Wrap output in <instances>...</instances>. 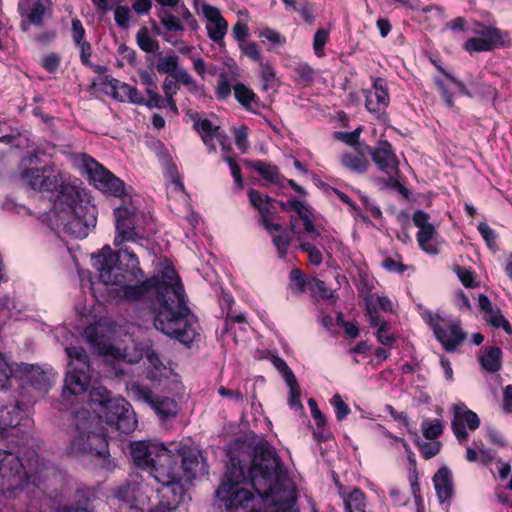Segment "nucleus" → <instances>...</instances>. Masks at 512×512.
I'll use <instances>...</instances> for the list:
<instances>
[{
    "instance_id": "obj_19",
    "label": "nucleus",
    "mask_w": 512,
    "mask_h": 512,
    "mask_svg": "<svg viewBox=\"0 0 512 512\" xmlns=\"http://www.w3.org/2000/svg\"><path fill=\"white\" fill-rule=\"evenodd\" d=\"M179 60V56L175 53L160 54L157 58L156 69L160 74H168L173 77L176 82L186 86L189 92H197L201 87L188 71L179 65Z\"/></svg>"
},
{
    "instance_id": "obj_48",
    "label": "nucleus",
    "mask_w": 512,
    "mask_h": 512,
    "mask_svg": "<svg viewBox=\"0 0 512 512\" xmlns=\"http://www.w3.org/2000/svg\"><path fill=\"white\" fill-rule=\"evenodd\" d=\"M232 86L229 81V75L226 71H221L218 74V81L215 87V96L218 100L224 101L231 95Z\"/></svg>"
},
{
    "instance_id": "obj_46",
    "label": "nucleus",
    "mask_w": 512,
    "mask_h": 512,
    "mask_svg": "<svg viewBox=\"0 0 512 512\" xmlns=\"http://www.w3.org/2000/svg\"><path fill=\"white\" fill-rule=\"evenodd\" d=\"M423 436L428 440H434L443 433V423L440 419H424L421 422Z\"/></svg>"
},
{
    "instance_id": "obj_10",
    "label": "nucleus",
    "mask_w": 512,
    "mask_h": 512,
    "mask_svg": "<svg viewBox=\"0 0 512 512\" xmlns=\"http://www.w3.org/2000/svg\"><path fill=\"white\" fill-rule=\"evenodd\" d=\"M75 165L82 174L100 191L115 197H122L125 192L124 182L87 154H78Z\"/></svg>"
},
{
    "instance_id": "obj_15",
    "label": "nucleus",
    "mask_w": 512,
    "mask_h": 512,
    "mask_svg": "<svg viewBox=\"0 0 512 512\" xmlns=\"http://www.w3.org/2000/svg\"><path fill=\"white\" fill-rule=\"evenodd\" d=\"M371 82V88L363 90L365 108L377 121L388 123L386 110L390 104V95L387 83L380 77H372Z\"/></svg>"
},
{
    "instance_id": "obj_13",
    "label": "nucleus",
    "mask_w": 512,
    "mask_h": 512,
    "mask_svg": "<svg viewBox=\"0 0 512 512\" xmlns=\"http://www.w3.org/2000/svg\"><path fill=\"white\" fill-rule=\"evenodd\" d=\"M100 417H103L111 428L125 434L134 431L137 426L136 415L130 403L122 397L108 401Z\"/></svg>"
},
{
    "instance_id": "obj_23",
    "label": "nucleus",
    "mask_w": 512,
    "mask_h": 512,
    "mask_svg": "<svg viewBox=\"0 0 512 512\" xmlns=\"http://www.w3.org/2000/svg\"><path fill=\"white\" fill-rule=\"evenodd\" d=\"M412 219L415 226L419 229L417 232V242L420 248L428 254H438L437 232L434 225L429 222V215L423 210H416Z\"/></svg>"
},
{
    "instance_id": "obj_25",
    "label": "nucleus",
    "mask_w": 512,
    "mask_h": 512,
    "mask_svg": "<svg viewBox=\"0 0 512 512\" xmlns=\"http://www.w3.org/2000/svg\"><path fill=\"white\" fill-rule=\"evenodd\" d=\"M478 309L483 320L493 328H503L507 333H512L509 321L503 316L501 310L492 304L485 294L478 296Z\"/></svg>"
},
{
    "instance_id": "obj_5",
    "label": "nucleus",
    "mask_w": 512,
    "mask_h": 512,
    "mask_svg": "<svg viewBox=\"0 0 512 512\" xmlns=\"http://www.w3.org/2000/svg\"><path fill=\"white\" fill-rule=\"evenodd\" d=\"M92 261L99 279L105 285H121L144 276L138 257L128 247L119 248L115 252L106 245L92 256Z\"/></svg>"
},
{
    "instance_id": "obj_37",
    "label": "nucleus",
    "mask_w": 512,
    "mask_h": 512,
    "mask_svg": "<svg viewBox=\"0 0 512 512\" xmlns=\"http://www.w3.org/2000/svg\"><path fill=\"white\" fill-rule=\"evenodd\" d=\"M502 351L498 347H485L481 350L479 362L483 370L495 373L501 368Z\"/></svg>"
},
{
    "instance_id": "obj_49",
    "label": "nucleus",
    "mask_w": 512,
    "mask_h": 512,
    "mask_svg": "<svg viewBox=\"0 0 512 512\" xmlns=\"http://www.w3.org/2000/svg\"><path fill=\"white\" fill-rule=\"evenodd\" d=\"M330 31L328 29L319 28L313 36V51L318 58L325 56V45L329 41Z\"/></svg>"
},
{
    "instance_id": "obj_18",
    "label": "nucleus",
    "mask_w": 512,
    "mask_h": 512,
    "mask_svg": "<svg viewBox=\"0 0 512 512\" xmlns=\"http://www.w3.org/2000/svg\"><path fill=\"white\" fill-rule=\"evenodd\" d=\"M172 450L175 454L176 461L181 458L182 472L187 477V480H193L198 474L206 473L204 457L200 450L195 447L189 446L183 441L170 442Z\"/></svg>"
},
{
    "instance_id": "obj_11",
    "label": "nucleus",
    "mask_w": 512,
    "mask_h": 512,
    "mask_svg": "<svg viewBox=\"0 0 512 512\" xmlns=\"http://www.w3.org/2000/svg\"><path fill=\"white\" fill-rule=\"evenodd\" d=\"M373 163L379 171L388 176L386 185L399 191H406L400 182V161L391 145L385 139H380L375 147L366 146Z\"/></svg>"
},
{
    "instance_id": "obj_51",
    "label": "nucleus",
    "mask_w": 512,
    "mask_h": 512,
    "mask_svg": "<svg viewBox=\"0 0 512 512\" xmlns=\"http://www.w3.org/2000/svg\"><path fill=\"white\" fill-rule=\"evenodd\" d=\"M463 47L470 54L475 52H488L497 48L496 46L490 44L487 41H483L476 36L467 39Z\"/></svg>"
},
{
    "instance_id": "obj_54",
    "label": "nucleus",
    "mask_w": 512,
    "mask_h": 512,
    "mask_svg": "<svg viewBox=\"0 0 512 512\" xmlns=\"http://www.w3.org/2000/svg\"><path fill=\"white\" fill-rule=\"evenodd\" d=\"M274 367L281 373L287 385L296 384V377L287 363L280 357H273Z\"/></svg>"
},
{
    "instance_id": "obj_60",
    "label": "nucleus",
    "mask_w": 512,
    "mask_h": 512,
    "mask_svg": "<svg viewBox=\"0 0 512 512\" xmlns=\"http://www.w3.org/2000/svg\"><path fill=\"white\" fill-rule=\"evenodd\" d=\"M193 69L194 71L202 78L205 79L207 73L211 75L217 74V69L215 66L207 67L206 62L200 57L192 58Z\"/></svg>"
},
{
    "instance_id": "obj_64",
    "label": "nucleus",
    "mask_w": 512,
    "mask_h": 512,
    "mask_svg": "<svg viewBox=\"0 0 512 512\" xmlns=\"http://www.w3.org/2000/svg\"><path fill=\"white\" fill-rule=\"evenodd\" d=\"M242 52L251 60L260 63L263 61L262 53L255 42H247L242 46Z\"/></svg>"
},
{
    "instance_id": "obj_41",
    "label": "nucleus",
    "mask_w": 512,
    "mask_h": 512,
    "mask_svg": "<svg viewBox=\"0 0 512 512\" xmlns=\"http://www.w3.org/2000/svg\"><path fill=\"white\" fill-rule=\"evenodd\" d=\"M294 79L302 86H309L315 78V70L306 62H299L293 67Z\"/></svg>"
},
{
    "instance_id": "obj_40",
    "label": "nucleus",
    "mask_w": 512,
    "mask_h": 512,
    "mask_svg": "<svg viewBox=\"0 0 512 512\" xmlns=\"http://www.w3.org/2000/svg\"><path fill=\"white\" fill-rule=\"evenodd\" d=\"M257 35L263 43L268 42L270 44L268 50H272L275 47H283L287 42L285 35L267 26L260 27Z\"/></svg>"
},
{
    "instance_id": "obj_20",
    "label": "nucleus",
    "mask_w": 512,
    "mask_h": 512,
    "mask_svg": "<svg viewBox=\"0 0 512 512\" xmlns=\"http://www.w3.org/2000/svg\"><path fill=\"white\" fill-rule=\"evenodd\" d=\"M16 373V378H20L22 381H25L41 394L48 392L54 378V371L52 368H43L26 363L17 364Z\"/></svg>"
},
{
    "instance_id": "obj_29",
    "label": "nucleus",
    "mask_w": 512,
    "mask_h": 512,
    "mask_svg": "<svg viewBox=\"0 0 512 512\" xmlns=\"http://www.w3.org/2000/svg\"><path fill=\"white\" fill-rule=\"evenodd\" d=\"M344 512H374L366 495L358 488L349 491H340Z\"/></svg>"
},
{
    "instance_id": "obj_31",
    "label": "nucleus",
    "mask_w": 512,
    "mask_h": 512,
    "mask_svg": "<svg viewBox=\"0 0 512 512\" xmlns=\"http://www.w3.org/2000/svg\"><path fill=\"white\" fill-rule=\"evenodd\" d=\"M263 227L271 236L272 243L277 249L278 256L280 258H285L292 240L290 233L280 224L273 223L272 221L263 225Z\"/></svg>"
},
{
    "instance_id": "obj_12",
    "label": "nucleus",
    "mask_w": 512,
    "mask_h": 512,
    "mask_svg": "<svg viewBox=\"0 0 512 512\" xmlns=\"http://www.w3.org/2000/svg\"><path fill=\"white\" fill-rule=\"evenodd\" d=\"M117 234L114 245L120 247L126 241H137L144 237L140 219L144 217L133 204L119 206L114 210Z\"/></svg>"
},
{
    "instance_id": "obj_7",
    "label": "nucleus",
    "mask_w": 512,
    "mask_h": 512,
    "mask_svg": "<svg viewBox=\"0 0 512 512\" xmlns=\"http://www.w3.org/2000/svg\"><path fill=\"white\" fill-rule=\"evenodd\" d=\"M76 419V435L70 444V453L73 455L91 454L98 457H106L109 454L108 441L103 431L96 432L92 430L90 413L87 409H81L74 414Z\"/></svg>"
},
{
    "instance_id": "obj_8",
    "label": "nucleus",
    "mask_w": 512,
    "mask_h": 512,
    "mask_svg": "<svg viewBox=\"0 0 512 512\" xmlns=\"http://www.w3.org/2000/svg\"><path fill=\"white\" fill-rule=\"evenodd\" d=\"M69 358L62 397L83 394L91 380L90 363L86 350L80 346L67 347Z\"/></svg>"
},
{
    "instance_id": "obj_1",
    "label": "nucleus",
    "mask_w": 512,
    "mask_h": 512,
    "mask_svg": "<svg viewBox=\"0 0 512 512\" xmlns=\"http://www.w3.org/2000/svg\"><path fill=\"white\" fill-rule=\"evenodd\" d=\"M216 497L226 512H299L295 485L267 442L254 447L249 467L241 453L230 454Z\"/></svg>"
},
{
    "instance_id": "obj_57",
    "label": "nucleus",
    "mask_w": 512,
    "mask_h": 512,
    "mask_svg": "<svg viewBox=\"0 0 512 512\" xmlns=\"http://www.w3.org/2000/svg\"><path fill=\"white\" fill-rule=\"evenodd\" d=\"M131 11L128 6L118 5L114 10V19L116 24L123 29L129 27Z\"/></svg>"
},
{
    "instance_id": "obj_21",
    "label": "nucleus",
    "mask_w": 512,
    "mask_h": 512,
    "mask_svg": "<svg viewBox=\"0 0 512 512\" xmlns=\"http://www.w3.org/2000/svg\"><path fill=\"white\" fill-rule=\"evenodd\" d=\"M453 411L451 429L458 442L462 444L469 438L468 431L477 430L481 421L478 415L463 403L454 405Z\"/></svg>"
},
{
    "instance_id": "obj_36",
    "label": "nucleus",
    "mask_w": 512,
    "mask_h": 512,
    "mask_svg": "<svg viewBox=\"0 0 512 512\" xmlns=\"http://www.w3.org/2000/svg\"><path fill=\"white\" fill-rule=\"evenodd\" d=\"M23 420L24 410L19 403L5 407L1 411L0 416V433L4 432L7 428L19 426Z\"/></svg>"
},
{
    "instance_id": "obj_16",
    "label": "nucleus",
    "mask_w": 512,
    "mask_h": 512,
    "mask_svg": "<svg viewBox=\"0 0 512 512\" xmlns=\"http://www.w3.org/2000/svg\"><path fill=\"white\" fill-rule=\"evenodd\" d=\"M294 211L303 222L304 230L308 235H314L313 239H320V245L326 254L331 257L333 251H341L343 244L328 231H320L314 225L311 208L303 201H298Z\"/></svg>"
},
{
    "instance_id": "obj_50",
    "label": "nucleus",
    "mask_w": 512,
    "mask_h": 512,
    "mask_svg": "<svg viewBox=\"0 0 512 512\" xmlns=\"http://www.w3.org/2000/svg\"><path fill=\"white\" fill-rule=\"evenodd\" d=\"M19 313L16 310L15 301L6 296L0 301V327L3 326L9 318L15 317Z\"/></svg>"
},
{
    "instance_id": "obj_17",
    "label": "nucleus",
    "mask_w": 512,
    "mask_h": 512,
    "mask_svg": "<svg viewBox=\"0 0 512 512\" xmlns=\"http://www.w3.org/2000/svg\"><path fill=\"white\" fill-rule=\"evenodd\" d=\"M52 0H19L18 12L21 15L20 28L26 32L31 26L42 27L46 16L51 14Z\"/></svg>"
},
{
    "instance_id": "obj_47",
    "label": "nucleus",
    "mask_w": 512,
    "mask_h": 512,
    "mask_svg": "<svg viewBox=\"0 0 512 512\" xmlns=\"http://www.w3.org/2000/svg\"><path fill=\"white\" fill-rule=\"evenodd\" d=\"M252 168L269 182L275 183L279 179L278 168L274 165L258 160L252 164Z\"/></svg>"
},
{
    "instance_id": "obj_14",
    "label": "nucleus",
    "mask_w": 512,
    "mask_h": 512,
    "mask_svg": "<svg viewBox=\"0 0 512 512\" xmlns=\"http://www.w3.org/2000/svg\"><path fill=\"white\" fill-rule=\"evenodd\" d=\"M130 395L139 402L151 406L162 422L174 419L179 412L178 403L170 397H155L152 390L139 384H132L129 388Z\"/></svg>"
},
{
    "instance_id": "obj_32",
    "label": "nucleus",
    "mask_w": 512,
    "mask_h": 512,
    "mask_svg": "<svg viewBox=\"0 0 512 512\" xmlns=\"http://www.w3.org/2000/svg\"><path fill=\"white\" fill-rule=\"evenodd\" d=\"M250 204L258 210L260 214V223L265 225L272 221L273 212L271 211L272 202L274 201L267 195L260 193L257 190L250 189L248 191Z\"/></svg>"
},
{
    "instance_id": "obj_55",
    "label": "nucleus",
    "mask_w": 512,
    "mask_h": 512,
    "mask_svg": "<svg viewBox=\"0 0 512 512\" xmlns=\"http://www.w3.org/2000/svg\"><path fill=\"white\" fill-rule=\"evenodd\" d=\"M60 54L51 52L41 59L40 65L49 73H56L61 65Z\"/></svg>"
},
{
    "instance_id": "obj_30",
    "label": "nucleus",
    "mask_w": 512,
    "mask_h": 512,
    "mask_svg": "<svg viewBox=\"0 0 512 512\" xmlns=\"http://www.w3.org/2000/svg\"><path fill=\"white\" fill-rule=\"evenodd\" d=\"M109 85L112 89L113 97L118 101L144 105L145 97L135 86L121 82L118 79H112Z\"/></svg>"
},
{
    "instance_id": "obj_39",
    "label": "nucleus",
    "mask_w": 512,
    "mask_h": 512,
    "mask_svg": "<svg viewBox=\"0 0 512 512\" xmlns=\"http://www.w3.org/2000/svg\"><path fill=\"white\" fill-rule=\"evenodd\" d=\"M314 235H309L310 240L302 241L300 243V249L307 253L309 256V261L311 264L315 266H320L323 262L322 251L319 247L323 249V247L319 244L320 239H313Z\"/></svg>"
},
{
    "instance_id": "obj_26",
    "label": "nucleus",
    "mask_w": 512,
    "mask_h": 512,
    "mask_svg": "<svg viewBox=\"0 0 512 512\" xmlns=\"http://www.w3.org/2000/svg\"><path fill=\"white\" fill-rule=\"evenodd\" d=\"M194 128L210 151L216 150V141H218L224 152H230V147L225 145L227 137L221 132L219 126L213 125L208 119H202L194 123Z\"/></svg>"
},
{
    "instance_id": "obj_56",
    "label": "nucleus",
    "mask_w": 512,
    "mask_h": 512,
    "mask_svg": "<svg viewBox=\"0 0 512 512\" xmlns=\"http://www.w3.org/2000/svg\"><path fill=\"white\" fill-rule=\"evenodd\" d=\"M330 403L335 409L336 419L338 421H343L349 415L350 408L339 394H335L331 398Z\"/></svg>"
},
{
    "instance_id": "obj_43",
    "label": "nucleus",
    "mask_w": 512,
    "mask_h": 512,
    "mask_svg": "<svg viewBox=\"0 0 512 512\" xmlns=\"http://www.w3.org/2000/svg\"><path fill=\"white\" fill-rule=\"evenodd\" d=\"M495 496L497 502L503 509L509 511V509L512 508V478L507 480L505 483H497L495 487Z\"/></svg>"
},
{
    "instance_id": "obj_24",
    "label": "nucleus",
    "mask_w": 512,
    "mask_h": 512,
    "mask_svg": "<svg viewBox=\"0 0 512 512\" xmlns=\"http://www.w3.org/2000/svg\"><path fill=\"white\" fill-rule=\"evenodd\" d=\"M201 14L206 19L208 37L216 44H221L228 31V22L222 16L220 10L207 3H202Z\"/></svg>"
},
{
    "instance_id": "obj_33",
    "label": "nucleus",
    "mask_w": 512,
    "mask_h": 512,
    "mask_svg": "<svg viewBox=\"0 0 512 512\" xmlns=\"http://www.w3.org/2000/svg\"><path fill=\"white\" fill-rule=\"evenodd\" d=\"M139 77L141 84L146 87V94L148 96V99L145 100L144 105L149 109H161V106L164 102L162 101V96L157 92V84L153 75L150 72L143 70L139 72Z\"/></svg>"
},
{
    "instance_id": "obj_27",
    "label": "nucleus",
    "mask_w": 512,
    "mask_h": 512,
    "mask_svg": "<svg viewBox=\"0 0 512 512\" xmlns=\"http://www.w3.org/2000/svg\"><path fill=\"white\" fill-rule=\"evenodd\" d=\"M138 485L135 483H124L111 490V500L119 502L120 512H141L136 505Z\"/></svg>"
},
{
    "instance_id": "obj_59",
    "label": "nucleus",
    "mask_w": 512,
    "mask_h": 512,
    "mask_svg": "<svg viewBox=\"0 0 512 512\" xmlns=\"http://www.w3.org/2000/svg\"><path fill=\"white\" fill-rule=\"evenodd\" d=\"M234 138L237 148L245 153L248 149V127L242 125L234 129Z\"/></svg>"
},
{
    "instance_id": "obj_22",
    "label": "nucleus",
    "mask_w": 512,
    "mask_h": 512,
    "mask_svg": "<svg viewBox=\"0 0 512 512\" xmlns=\"http://www.w3.org/2000/svg\"><path fill=\"white\" fill-rule=\"evenodd\" d=\"M166 444L157 440H140L130 443V453L134 464L149 471L154 465L157 454L165 450Z\"/></svg>"
},
{
    "instance_id": "obj_3",
    "label": "nucleus",
    "mask_w": 512,
    "mask_h": 512,
    "mask_svg": "<svg viewBox=\"0 0 512 512\" xmlns=\"http://www.w3.org/2000/svg\"><path fill=\"white\" fill-rule=\"evenodd\" d=\"M19 179L34 191L57 195L54 208L43 215V221L54 232L84 238L90 226H95V207L82 203L80 192L70 182L69 175L57 169L54 164L22 168Z\"/></svg>"
},
{
    "instance_id": "obj_44",
    "label": "nucleus",
    "mask_w": 512,
    "mask_h": 512,
    "mask_svg": "<svg viewBox=\"0 0 512 512\" xmlns=\"http://www.w3.org/2000/svg\"><path fill=\"white\" fill-rule=\"evenodd\" d=\"M136 42L139 48L147 53H154L159 49V43L149 33L148 29L143 27L136 34Z\"/></svg>"
},
{
    "instance_id": "obj_42",
    "label": "nucleus",
    "mask_w": 512,
    "mask_h": 512,
    "mask_svg": "<svg viewBox=\"0 0 512 512\" xmlns=\"http://www.w3.org/2000/svg\"><path fill=\"white\" fill-rule=\"evenodd\" d=\"M13 377H17L16 368L0 352V389H8L11 386V379Z\"/></svg>"
},
{
    "instance_id": "obj_6",
    "label": "nucleus",
    "mask_w": 512,
    "mask_h": 512,
    "mask_svg": "<svg viewBox=\"0 0 512 512\" xmlns=\"http://www.w3.org/2000/svg\"><path fill=\"white\" fill-rule=\"evenodd\" d=\"M149 474L161 485L159 496L172 499L170 505L181 503L185 496V489L181 482V470L176 461L171 443L165 446V450L157 454L154 465L148 471Z\"/></svg>"
},
{
    "instance_id": "obj_9",
    "label": "nucleus",
    "mask_w": 512,
    "mask_h": 512,
    "mask_svg": "<svg viewBox=\"0 0 512 512\" xmlns=\"http://www.w3.org/2000/svg\"><path fill=\"white\" fill-rule=\"evenodd\" d=\"M421 317L432 329L435 338L446 352H454L467 337L460 320L456 318L430 310L422 311Z\"/></svg>"
},
{
    "instance_id": "obj_34",
    "label": "nucleus",
    "mask_w": 512,
    "mask_h": 512,
    "mask_svg": "<svg viewBox=\"0 0 512 512\" xmlns=\"http://www.w3.org/2000/svg\"><path fill=\"white\" fill-rule=\"evenodd\" d=\"M341 164L354 173H365L369 167V161L362 151L357 149L342 154Z\"/></svg>"
},
{
    "instance_id": "obj_61",
    "label": "nucleus",
    "mask_w": 512,
    "mask_h": 512,
    "mask_svg": "<svg viewBox=\"0 0 512 512\" xmlns=\"http://www.w3.org/2000/svg\"><path fill=\"white\" fill-rule=\"evenodd\" d=\"M511 472V466L509 462H504L500 459L496 461V470H492V474L497 483L504 482Z\"/></svg>"
},
{
    "instance_id": "obj_2",
    "label": "nucleus",
    "mask_w": 512,
    "mask_h": 512,
    "mask_svg": "<svg viewBox=\"0 0 512 512\" xmlns=\"http://www.w3.org/2000/svg\"><path fill=\"white\" fill-rule=\"evenodd\" d=\"M120 300L151 301L155 312L154 326L167 336L184 344L196 336V320L185 304L184 289L174 268L166 266L160 276H154L135 285H118Z\"/></svg>"
},
{
    "instance_id": "obj_38",
    "label": "nucleus",
    "mask_w": 512,
    "mask_h": 512,
    "mask_svg": "<svg viewBox=\"0 0 512 512\" xmlns=\"http://www.w3.org/2000/svg\"><path fill=\"white\" fill-rule=\"evenodd\" d=\"M472 32L477 38H480L483 41H487L497 48L503 44L502 35L497 28L476 23L472 29Z\"/></svg>"
},
{
    "instance_id": "obj_62",
    "label": "nucleus",
    "mask_w": 512,
    "mask_h": 512,
    "mask_svg": "<svg viewBox=\"0 0 512 512\" xmlns=\"http://www.w3.org/2000/svg\"><path fill=\"white\" fill-rule=\"evenodd\" d=\"M86 31L83 27L82 22L78 18H74L71 21V37L73 40V43L79 44L81 42H84L85 40Z\"/></svg>"
},
{
    "instance_id": "obj_58",
    "label": "nucleus",
    "mask_w": 512,
    "mask_h": 512,
    "mask_svg": "<svg viewBox=\"0 0 512 512\" xmlns=\"http://www.w3.org/2000/svg\"><path fill=\"white\" fill-rule=\"evenodd\" d=\"M223 160L228 164L231 175L234 178L235 184L239 189L243 188V180L241 176V169L234 158L228 155V152H225L223 155Z\"/></svg>"
},
{
    "instance_id": "obj_35",
    "label": "nucleus",
    "mask_w": 512,
    "mask_h": 512,
    "mask_svg": "<svg viewBox=\"0 0 512 512\" xmlns=\"http://www.w3.org/2000/svg\"><path fill=\"white\" fill-rule=\"evenodd\" d=\"M234 97L245 109L251 112H257L260 108L259 99L256 94L243 83H236L233 86Z\"/></svg>"
},
{
    "instance_id": "obj_53",
    "label": "nucleus",
    "mask_w": 512,
    "mask_h": 512,
    "mask_svg": "<svg viewBox=\"0 0 512 512\" xmlns=\"http://www.w3.org/2000/svg\"><path fill=\"white\" fill-rule=\"evenodd\" d=\"M260 74L261 78L264 82L263 88L267 90L269 87L273 86L276 82V72L274 67L270 62H260Z\"/></svg>"
},
{
    "instance_id": "obj_28",
    "label": "nucleus",
    "mask_w": 512,
    "mask_h": 512,
    "mask_svg": "<svg viewBox=\"0 0 512 512\" xmlns=\"http://www.w3.org/2000/svg\"><path fill=\"white\" fill-rule=\"evenodd\" d=\"M436 496L441 504H451L454 495L453 475L450 469L443 466L433 476Z\"/></svg>"
},
{
    "instance_id": "obj_45",
    "label": "nucleus",
    "mask_w": 512,
    "mask_h": 512,
    "mask_svg": "<svg viewBox=\"0 0 512 512\" xmlns=\"http://www.w3.org/2000/svg\"><path fill=\"white\" fill-rule=\"evenodd\" d=\"M158 18L160 20L161 25L168 32H182L184 31V26L181 22V19L177 16L173 15L171 12L165 9H161L158 12Z\"/></svg>"
},
{
    "instance_id": "obj_52",
    "label": "nucleus",
    "mask_w": 512,
    "mask_h": 512,
    "mask_svg": "<svg viewBox=\"0 0 512 512\" xmlns=\"http://www.w3.org/2000/svg\"><path fill=\"white\" fill-rule=\"evenodd\" d=\"M290 289L293 293H303L306 289V278L303 272L294 268L290 272Z\"/></svg>"
},
{
    "instance_id": "obj_63",
    "label": "nucleus",
    "mask_w": 512,
    "mask_h": 512,
    "mask_svg": "<svg viewBox=\"0 0 512 512\" xmlns=\"http://www.w3.org/2000/svg\"><path fill=\"white\" fill-rule=\"evenodd\" d=\"M387 323H381L377 328V340L385 346H391L395 342V337L390 333Z\"/></svg>"
},
{
    "instance_id": "obj_4",
    "label": "nucleus",
    "mask_w": 512,
    "mask_h": 512,
    "mask_svg": "<svg viewBox=\"0 0 512 512\" xmlns=\"http://www.w3.org/2000/svg\"><path fill=\"white\" fill-rule=\"evenodd\" d=\"M46 463L34 450H28L25 459L18 454L0 449V493L14 497L28 483L37 485Z\"/></svg>"
}]
</instances>
